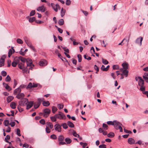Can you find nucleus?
<instances>
[{
  "mask_svg": "<svg viewBox=\"0 0 148 148\" xmlns=\"http://www.w3.org/2000/svg\"><path fill=\"white\" fill-rule=\"evenodd\" d=\"M58 139L59 142V145H63L66 144L65 142L63 141L64 140V138L63 135H61L59 136L58 138Z\"/></svg>",
  "mask_w": 148,
  "mask_h": 148,
  "instance_id": "f03ea898",
  "label": "nucleus"
},
{
  "mask_svg": "<svg viewBox=\"0 0 148 148\" xmlns=\"http://www.w3.org/2000/svg\"><path fill=\"white\" fill-rule=\"evenodd\" d=\"M80 144L82 146V147L83 148H84L86 146H87V144L86 143H84L82 142L80 143Z\"/></svg>",
  "mask_w": 148,
  "mask_h": 148,
  "instance_id": "ea45409f",
  "label": "nucleus"
},
{
  "mask_svg": "<svg viewBox=\"0 0 148 148\" xmlns=\"http://www.w3.org/2000/svg\"><path fill=\"white\" fill-rule=\"evenodd\" d=\"M52 111L53 113H54L57 111V109L55 106H53L52 108Z\"/></svg>",
  "mask_w": 148,
  "mask_h": 148,
  "instance_id": "a19ab883",
  "label": "nucleus"
},
{
  "mask_svg": "<svg viewBox=\"0 0 148 148\" xmlns=\"http://www.w3.org/2000/svg\"><path fill=\"white\" fill-rule=\"evenodd\" d=\"M3 124L5 126L7 127L8 126V125H9V121L7 120H4L3 122Z\"/></svg>",
  "mask_w": 148,
  "mask_h": 148,
  "instance_id": "473e14b6",
  "label": "nucleus"
},
{
  "mask_svg": "<svg viewBox=\"0 0 148 148\" xmlns=\"http://www.w3.org/2000/svg\"><path fill=\"white\" fill-rule=\"evenodd\" d=\"M20 60V58L19 57H15L14 59V61L17 64H18L19 63V61Z\"/></svg>",
  "mask_w": 148,
  "mask_h": 148,
  "instance_id": "b1692460",
  "label": "nucleus"
},
{
  "mask_svg": "<svg viewBox=\"0 0 148 148\" xmlns=\"http://www.w3.org/2000/svg\"><path fill=\"white\" fill-rule=\"evenodd\" d=\"M17 64H18L13 61L12 63V66L15 67L16 66Z\"/></svg>",
  "mask_w": 148,
  "mask_h": 148,
  "instance_id": "338daca9",
  "label": "nucleus"
},
{
  "mask_svg": "<svg viewBox=\"0 0 148 148\" xmlns=\"http://www.w3.org/2000/svg\"><path fill=\"white\" fill-rule=\"evenodd\" d=\"M0 67L3 66L4 65V60L3 58H1L0 59Z\"/></svg>",
  "mask_w": 148,
  "mask_h": 148,
  "instance_id": "4be33fe9",
  "label": "nucleus"
},
{
  "mask_svg": "<svg viewBox=\"0 0 148 148\" xmlns=\"http://www.w3.org/2000/svg\"><path fill=\"white\" fill-rule=\"evenodd\" d=\"M114 121H107V124H108L109 125H114Z\"/></svg>",
  "mask_w": 148,
  "mask_h": 148,
  "instance_id": "bf43d9fd",
  "label": "nucleus"
},
{
  "mask_svg": "<svg viewBox=\"0 0 148 148\" xmlns=\"http://www.w3.org/2000/svg\"><path fill=\"white\" fill-rule=\"evenodd\" d=\"M1 74L3 77L7 75V73L5 71H2L1 73Z\"/></svg>",
  "mask_w": 148,
  "mask_h": 148,
  "instance_id": "6e6d98bb",
  "label": "nucleus"
},
{
  "mask_svg": "<svg viewBox=\"0 0 148 148\" xmlns=\"http://www.w3.org/2000/svg\"><path fill=\"white\" fill-rule=\"evenodd\" d=\"M64 20L62 19H60L58 21V23L60 25H62L64 24Z\"/></svg>",
  "mask_w": 148,
  "mask_h": 148,
  "instance_id": "c756f323",
  "label": "nucleus"
},
{
  "mask_svg": "<svg viewBox=\"0 0 148 148\" xmlns=\"http://www.w3.org/2000/svg\"><path fill=\"white\" fill-rule=\"evenodd\" d=\"M47 61L44 59L41 60L39 63V65L41 66H43L47 65Z\"/></svg>",
  "mask_w": 148,
  "mask_h": 148,
  "instance_id": "6e6552de",
  "label": "nucleus"
},
{
  "mask_svg": "<svg viewBox=\"0 0 148 148\" xmlns=\"http://www.w3.org/2000/svg\"><path fill=\"white\" fill-rule=\"evenodd\" d=\"M84 58L85 59H87L88 60L91 59V58L90 57H88L87 55L86 54L84 55Z\"/></svg>",
  "mask_w": 148,
  "mask_h": 148,
  "instance_id": "a18cd8bd",
  "label": "nucleus"
},
{
  "mask_svg": "<svg viewBox=\"0 0 148 148\" xmlns=\"http://www.w3.org/2000/svg\"><path fill=\"white\" fill-rule=\"evenodd\" d=\"M77 58L78 59V62H80L82 61V56L80 54L77 55Z\"/></svg>",
  "mask_w": 148,
  "mask_h": 148,
  "instance_id": "4d7b16f0",
  "label": "nucleus"
},
{
  "mask_svg": "<svg viewBox=\"0 0 148 148\" xmlns=\"http://www.w3.org/2000/svg\"><path fill=\"white\" fill-rule=\"evenodd\" d=\"M11 80V78L9 75H8L5 78V81L7 82H9Z\"/></svg>",
  "mask_w": 148,
  "mask_h": 148,
  "instance_id": "c03bdc74",
  "label": "nucleus"
},
{
  "mask_svg": "<svg viewBox=\"0 0 148 148\" xmlns=\"http://www.w3.org/2000/svg\"><path fill=\"white\" fill-rule=\"evenodd\" d=\"M21 91V89L19 87V88L15 89L14 91V94L16 95L17 93H20Z\"/></svg>",
  "mask_w": 148,
  "mask_h": 148,
  "instance_id": "a211bd4d",
  "label": "nucleus"
},
{
  "mask_svg": "<svg viewBox=\"0 0 148 148\" xmlns=\"http://www.w3.org/2000/svg\"><path fill=\"white\" fill-rule=\"evenodd\" d=\"M61 47L63 49L66 53L67 52L68 53H69V51L68 49L66 48V47H62V46H61Z\"/></svg>",
  "mask_w": 148,
  "mask_h": 148,
  "instance_id": "5fc2aeb1",
  "label": "nucleus"
},
{
  "mask_svg": "<svg viewBox=\"0 0 148 148\" xmlns=\"http://www.w3.org/2000/svg\"><path fill=\"white\" fill-rule=\"evenodd\" d=\"M55 116L57 119H58L60 120L64 119H65L66 118V116L64 114L61 112H59L58 114H56Z\"/></svg>",
  "mask_w": 148,
  "mask_h": 148,
  "instance_id": "7ed1b4c3",
  "label": "nucleus"
},
{
  "mask_svg": "<svg viewBox=\"0 0 148 148\" xmlns=\"http://www.w3.org/2000/svg\"><path fill=\"white\" fill-rule=\"evenodd\" d=\"M114 125H113L116 130H117V128L119 127V126L122 125L121 123L117 121H114Z\"/></svg>",
  "mask_w": 148,
  "mask_h": 148,
  "instance_id": "0eeeda50",
  "label": "nucleus"
},
{
  "mask_svg": "<svg viewBox=\"0 0 148 148\" xmlns=\"http://www.w3.org/2000/svg\"><path fill=\"white\" fill-rule=\"evenodd\" d=\"M46 125L48 127H49L51 129H52L53 128V126L52 124L50 122H47L46 123Z\"/></svg>",
  "mask_w": 148,
  "mask_h": 148,
  "instance_id": "412c9836",
  "label": "nucleus"
},
{
  "mask_svg": "<svg viewBox=\"0 0 148 148\" xmlns=\"http://www.w3.org/2000/svg\"><path fill=\"white\" fill-rule=\"evenodd\" d=\"M45 130H46V132L47 133H49L51 132L50 130V128L49 127H48L47 126H46Z\"/></svg>",
  "mask_w": 148,
  "mask_h": 148,
  "instance_id": "864d4df0",
  "label": "nucleus"
},
{
  "mask_svg": "<svg viewBox=\"0 0 148 148\" xmlns=\"http://www.w3.org/2000/svg\"><path fill=\"white\" fill-rule=\"evenodd\" d=\"M120 71H122L123 75H124L126 77H127L129 71L127 69H121L120 70Z\"/></svg>",
  "mask_w": 148,
  "mask_h": 148,
  "instance_id": "9d476101",
  "label": "nucleus"
},
{
  "mask_svg": "<svg viewBox=\"0 0 148 148\" xmlns=\"http://www.w3.org/2000/svg\"><path fill=\"white\" fill-rule=\"evenodd\" d=\"M143 40V38L140 37L138 38L136 40V43L138 44L140 46H141L142 45V42Z\"/></svg>",
  "mask_w": 148,
  "mask_h": 148,
  "instance_id": "1a4fd4ad",
  "label": "nucleus"
},
{
  "mask_svg": "<svg viewBox=\"0 0 148 148\" xmlns=\"http://www.w3.org/2000/svg\"><path fill=\"white\" fill-rule=\"evenodd\" d=\"M50 118L52 121L55 122L56 121V118H57L55 115L54 116H51Z\"/></svg>",
  "mask_w": 148,
  "mask_h": 148,
  "instance_id": "79ce46f5",
  "label": "nucleus"
},
{
  "mask_svg": "<svg viewBox=\"0 0 148 148\" xmlns=\"http://www.w3.org/2000/svg\"><path fill=\"white\" fill-rule=\"evenodd\" d=\"M37 10L38 11L44 12L45 10V8L44 5H42L38 8H37Z\"/></svg>",
  "mask_w": 148,
  "mask_h": 148,
  "instance_id": "9b49d317",
  "label": "nucleus"
},
{
  "mask_svg": "<svg viewBox=\"0 0 148 148\" xmlns=\"http://www.w3.org/2000/svg\"><path fill=\"white\" fill-rule=\"evenodd\" d=\"M14 97L12 96H9L7 98V101L8 103H9L13 99Z\"/></svg>",
  "mask_w": 148,
  "mask_h": 148,
  "instance_id": "5701e85b",
  "label": "nucleus"
},
{
  "mask_svg": "<svg viewBox=\"0 0 148 148\" xmlns=\"http://www.w3.org/2000/svg\"><path fill=\"white\" fill-rule=\"evenodd\" d=\"M34 102L32 101H28V103L26 105V109L28 110L31 108L33 106Z\"/></svg>",
  "mask_w": 148,
  "mask_h": 148,
  "instance_id": "f8f14e48",
  "label": "nucleus"
},
{
  "mask_svg": "<svg viewBox=\"0 0 148 148\" xmlns=\"http://www.w3.org/2000/svg\"><path fill=\"white\" fill-rule=\"evenodd\" d=\"M102 63L104 64H107L108 63V61L102 58Z\"/></svg>",
  "mask_w": 148,
  "mask_h": 148,
  "instance_id": "58836bf2",
  "label": "nucleus"
},
{
  "mask_svg": "<svg viewBox=\"0 0 148 148\" xmlns=\"http://www.w3.org/2000/svg\"><path fill=\"white\" fill-rule=\"evenodd\" d=\"M29 62H28V61H26V62L27 63V66H34V65L32 63V60L29 59Z\"/></svg>",
  "mask_w": 148,
  "mask_h": 148,
  "instance_id": "aec40b11",
  "label": "nucleus"
},
{
  "mask_svg": "<svg viewBox=\"0 0 148 148\" xmlns=\"http://www.w3.org/2000/svg\"><path fill=\"white\" fill-rule=\"evenodd\" d=\"M20 130L18 128H17L16 129V134L19 136H20L21 134H20Z\"/></svg>",
  "mask_w": 148,
  "mask_h": 148,
  "instance_id": "052dcab7",
  "label": "nucleus"
},
{
  "mask_svg": "<svg viewBox=\"0 0 148 148\" xmlns=\"http://www.w3.org/2000/svg\"><path fill=\"white\" fill-rule=\"evenodd\" d=\"M65 141L66 144H70L72 142V140L69 137H67L65 139Z\"/></svg>",
  "mask_w": 148,
  "mask_h": 148,
  "instance_id": "2eb2a0df",
  "label": "nucleus"
},
{
  "mask_svg": "<svg viewBox=\"0 0 148 148\" xmlns=\"http://www.w3.org/2000/svg\"><path fill=\"white\" fill-rule=\"evenodd\" d=\"M19 58H20V60L23 62L24 63L27 60H26V59L23 58L21 56H20Z\"/></svg>",
  "mask_w": 148,
  "mask_h": 148,
  "instance_id": "e433bc0d",
  "label": "nucleus"
},
{
  "mask_svg": "<svg viewBox=\"0 0 148 148\" xmlns=\"http://www.w3.org/2000/svg\"><path fill=\"white\" fill-rule=\"evenodd\" d=\"M24 39L25 43L27 45L28 47L34 51H35V49L31 44V42L28 40V38L26 37H25L24 38Z\"/></svg>",
  "mask_w": 148,
  "mask_h": 148,
  "instance_id": "f257e3e1",
  "label": "nucleus"
},
{
  "mask_svg": "<svg viewBox=\"0 0 148 148\" xmlns=\"http://www.w3.org/2000/svg\"><path fill=\"white\" fill-rule=\"evenodd\" d=\"M123 69H128V65L127 63L126 62H124L122 64Z\"/></svg>",
  "mask_w": 148,
  "mask_h": 148,
  "instance_id": "f3484780",
  "label": "nucleus"
},
{
  "mask_svg": "<svg viewBox=\"0 0 148 148\" xmlns=\"http://www.w3.org/2000/svg\"><path fill=\"white\" fill-rule=\"evenodd\" d=\"M28 101V99H23L19 102V104L21 106H24L27 104Z\"/></svg>",
  "mask_w": 148,
  "mask_h": 148,
  "instance_id": "20e7f679",
  "label": "nucleus"
},
{
  "mask_svg": "<svg viewBox=\"0 0 148 148\" xmlns=\"http://www.w3.org/2000/svg\"><path fill=\"white\" fill-rule=\"evenodd\" d=\"M35 10H32L30 13V16H33L35 14Z\"/></svg>",
  "mask_w": 148,
  "mask_h": 148,
  "instance_id": "e2e57ef3",
  "label": "nucleus"
},
{
  "mask_svg": "<svg viewBox=\"0 0 148 148\" xmlns=\"http://www.w3.org/2000/svg\"><path fill=\"white\" fill-rule=\"evenodd\" d=\"M43 111L44 113V117H47L51 112V110L48 108L44 109Z\"/></svg>",
  "mask_w": 148,
  "mask_h": 148,
  "instance_id": "39448f33",
  "label": "nucleus"
},
{
  "mask_svg": "<svg viewBox=\"0 0 148 148\" xmlns=\"http://www.w3.org/2000/svg\"><path fill=\"white\" fill-rule=\"evenodd\" d=\"M106 145L105 144H102L101 145H100L99 146V148H106Z\"/></svg>",
  "mask_w": 148,
  "mask_h": 148,
  "instance_id": "0e129e2a",
  "label": "nucleus"
},
{
  "mask_svg": "<svg viewBox=\"0 0 148 148\" xmlns=\"http://www.w3.org/2000/svg\"><path fill=\"white\" fill-rule=\"evenodd\" d=\"M143 78L145 79L146 82L148 83V77L144 75H143Z\"/></svg>",
  "mask_w": 148,
  "mask_h": 148,
  "instance_id": "774afa93",
  "label": "nucleus"
},
{
  "mask_svg": "<svg viewBox=\"0 0 148 148\" xmlns=\"http://www.w3.org/2000/svg\"><path fill=\"white\" fill-rule=\"evenodd\" d=\"M139 80L138 81V84L139 86H144V81L143 80L142 77L139 76Z\"/></svg>",
  "mask_w": 148,
  "mask_h": 148,
  "instance_id": "ddd939ff",
  "label": "nucleus"
},
{
  "mask_svg": "<svg viewBox=\"0 0 148 148\" xmlns=\"http://www.w3.org/2000/svg\"><path fill=\"white\" fill-rule=\"evenodd\" d=\"M73 136L75 137H79V135L77 134V133L75 131H73Z\"/></svg>",
  "mask_w": 148,
  "mask_h": 148,
  "instance_id": "37998d69",
  "label": "nucleus"
},
{
  "mask_svg": "<svg viewBox=\"0 0 148 148\" xmlns=\"http://www.w3.org/2000/svg\"><path fill=\"white\" fill-rule=\"evenodd\" d=\"M16 42L18 44H22L23 43V41L20 38H18L17 39Z\"/></svg>",
  "mask_w": 148,
  "mask_h": 148,
  "instance_id": "8fccbe9b",
  "label": "nucleus"
},
{
  "mask_svg": "<svg viewBox=\"0 0 148 148\" xmlns=\"http://www.w3.org/2000/svg\"><path fill=\"white\" fill-rule=\"evenodd\" d=\"M12 50L13 51V52H14V49H12V50L11 49H10L9 50L8 52V56L9 57H10L11 55L12 54Z\"/></svg>",
  "mask_w": 148,
  "mask_h": 148,
  "instance_id": "7c9ffc66",
  "label": "nucleus"
},
{
  "mask_svg": "<svg viewBox=\"0 0 148 148\" xmlns=\"http://www.w3.org/2000/svg\"><path fill=\"white\" fill-rule=\"evenodd\" d=\"M22 71L23 73H27L28 69L27 67H24L22 69Z\"/></svg>",
  "mask_w": 148,
  "mask_h": 148,
  "instance_id": "4c0bfd02",
  "label": "nucleus"
},
{
  "mask_svg": "<svg viewBox=\"0 0 148 148\" xmlns=\"http://www.w3.org/2000/svg\"><path fill=\"white\" fill-rule=\"evenodd\" d=\"M42 104L44 106H47L50 105V103L48 101H43L42 102Z\"/></svg>",
  "mask_w": 148,
  "mask_h": 148,
  "instance_id": "c85d7f7f",
  "label": "nucleus"
},
{
  "mask_svg": "<svg viewBox=\"0 0 148 148\" xmlns=\"http://www.w3.org/2000/svg\"><path fill=\"white\" fill-rule=\"evenodd\" d=\"M114 136V133L112 132H111L109 133L107 135V136L108 137L111 138L113 137Z\"/></svg>",
  "mask_w": 148,
  "mask_h": 148,
  "instance_id": "2f4dec72",
  "label": "nucleus"
},
{
  "mask_svg": "<svg viewBox=\"0 0 148 148\" xmlns=\"http://www.w3.org/2000/svg\"><path fill=\"white\" fill-rule=\"evenodd\" d=\"M10 106L12 109H14L16 108V104L14 102H12L10 103Z\"/></svg>",
  "mask_w": 148,
  "mask_h": 148,
  "instance_id": "393cba45",
  "label": "nucleus"
},
{
  "mask_svg": "<svg viewBox=\"0 0 148 148\" xmlns=\"http://www.w3.org/2000/svg\"><path fill=\"white\" fill-rule=\"evenodd\" d=\"M67 124L68 125L71 127H74V125L71 122L69 121L67 122Z\"/></svg>",
  "mask_w": 148,
  "mask_h": 148,
  "instance_id": "cd10ccee",
  "label": "nucleus"
},
{
  "mask_svg": "<svg viewBox=\"0 0 148 148\" xmlns=\"http://www.w3.org/2000/svg\"><path fill=\"white\" fill-rule=\"evenodd\" d=\"M39 122L42 125H44L45 123V121L44 119H41L40 121Z\"/></svg>",
  "mask_w": 148,
  "mask_h": 148,
  "instance_id": "69168bd1",
  "label": "nucleus"
},
{
  "mask_svg": "<svg viewBox=\"0 0 148 148\" xmlns=\"http://www.w3.org/2000/svg\"><path fill=\"white\" fill-rule=\"evenodd\" d=\"M35 20V18L34 17L30 18L29 19V21L30 22L32 23Z\"/></svg>",
  "mask_w": 148,
  "mask_h": 148,
  "instance_id": "49530a36",
  "label": "nucleus"
},
{
  "mask_svg": "<svg viewBox=\"0 0 148 148\" xmlns=\"http://www.w3.org/2000/svg\"><path fill=\"white\" fill-rule=\"evenodd\" d=\"M34 109H37L38 108L40 105V104H39L38 103H34Z\"/></svg>",
  "mask_w": 148,
  "mask_h": 148,
  "instance_id": "c9c22d12",
  "label": "nucleus"
},
{
  "mask_svg": "<svg viewBox=\"0 0 148 148\" xmlns=\"http://www.w3.org/2000/svg\"><path fill=\"white\" fill-rule=\"evenodd\" d=\"M57 4H55L54 3H51V6L52 7V8L56 12H57L58 11V10L57 9Z\"/></svg>",
  "mask_w": 148,
  "mask_h": 148,
  "instance_id": "6ab92c4d",
  "label": "nucleus"
},
{
  "mask_svg": "<svg viewBox=\"0 0 148 148\" xmlns=\"http://www.w3.org/2000/svg\"><path fill=\"white\" fill-rule=\"evenodd\" d=\"M54 127L55 130L59 132H61V126L59 124H58L55 125Z\"/></svg>",
  "mask_w": 148,
  "mask_h": 148,
  "instance_id": "423d86ee",
  "label": "nucleus"
},
{
  "mask_svg": "<svg viewBox=\"0 0 148 148\" xmlns=\"http://www.w3.org/2000/svg\"><path fill=\"white\" fill-rule=\"evenodd\" d=\"M65 10H63V8H62L61 9V15L62 17L65 14Z\"/></svg>",
  "mask_w": 148,
  "mask_h": 148,
  "instance_id": "72a5a7b5",
  "label": "nucleus"
},
{
  "mask_svg": "<svg viewBox=\"0 0 148 148\" xmlns=\"http://www.w3.org/2000/svg\"><path fill=\"white\" fill-rule=\"evenodd\" d=\"M103 127L105 130H107L108 129V125L106 124L103 123Z\"/></svg>",
  "mask_w": 148,
  "mask_h": 148,
  "instance_id": "603ef678",
  "label": "nucleus"
},
{
  "mask_svg": "<svg viewBox=\"0 0 148 148\" xmlns=\"http://www.w3.org/2000/svg\"><path fill=\"white\" fill-rule=\"evenodd\" d=\"M50 137L52 139H57V136L56 135L54 134L51 135L50 136Z\"/></svg>",
  "mask_w": 148,
  "mask_h": 148,
  "instance_id": "680f3d73",
  "label": "nucleus"
},
{
  "mask_svg": "<svg viewBox=\"0 0 148 148\" xmlns=\"http://www.w3.org/2000/svg\"><path fill=\"white\" fill-rule=\"evenodd\" d=\"M119 66L117 65H113V69H119Z\"/></svg>",
  "mask_w": 148,
  "mask_h": 148,
  "instance_id": "13d9d810",
  "label": "nucleus"
},
{
  "mask_svg": "<svg viewBox=\"0 0 148 148\" xmlns=\"http://www.w3.org/2000/svg\"><path fill=\"white\" fill-rule=\"evenodd\" d=\"M135 142V140L132 138H129L128 139V143L130 145L134 144Z\"/></svg>",
  "mask_w": 148,
  "mask_h": 148,
  "instance_id": "dca6fc26",
  "label": "nucleus"
},
{
  "mask_svg": "<svg viewBox=\"0 0 148 148\" xmlns=\"http://www.w3.org/2000/svg\"><path fill=\"white\" fill-rule=\"evenodd\" d=\"M24 96V94L23 93H20L16 96V97L18 99H21L23 98Z\"/></svg>",
  "mask_w": 148,
  "mask_h": 148,
  "instance_id": "4468645a",
  "label": "nucleus"
},
{
  "mask_svg": "<svg viewBox=\"0 0 148 148\" xmlns=\"http://www.w3.org/2000/svg\"><path fill=\"white\" fill-rule=\"evenodd\" d=\"M44 100V98H39L38 99V102L37 103L39 104H40L41 101H42Z\"/></svg>",
  "mask_w": 148,
  "mask_h": 148,
  "instance_id": "3c124183",
  "label": "nucleus"
},
{
  "mask_svg": "<svg viewBox=\"0 0 148 148\" xmlns=\"http://www.w3.org/2000/svg\"><path fill=\"white\" fill-rule=\"evenodd\" d=\"M32 88H33V84L31 82H30L29 83L28 86L26 87V89H30Z\"/></svg>",
  "mask_w": 148,
  "mask_h": 148,
  "instance_id": "bb28decb",
  "label": "nucleus"
},
{
  "mask_svg": "<svg viewBox=\"0 0 148 148\" xmlns=\"http://www.w3.org/2000/svg\"><path fill=\"white\" fill-rule=\"evenodd\" d=\"M24 64L23 63H19L18 64V67L21 69H23L24 67Z\"/></svg>",
  "mask_w": 148,
  "mask_h": 148,
  "instance_id": "a878e982",
  "label": "nucleus"
},
{
  "mask_svg": "<svg viewBox=\"0 0 148 148\" xmlns=\"http://www.w3.org/2000/svg\"><path fill=\"white\" fill-rule=\"evenodd\" d=\"M58 108L60 109H62L64 107V105L63 104H58Z\"/></svg>",
  "mask_w": 148,
  "mask_h": 148,
  "instance_id": "de8ad7c7",
  "label": "nucleus"
},
{
  "mask_svg": "<svg viewBox=\"0 0 148 148\" xmlns=\"http://www.w3.org/2000/svg\"><path fill=\"white\" fill-rule=\"evenodd\" d=\"M10 138V136L9 135H7L6 136V137L5 138V141L7 143H9V141L8 140H9Z\"/></svg>",
  "mask_w": 148,
  "mask_h": 148,
  "instance_id": "09e8293b",
  "label": "nucleus"
},
{
  "mask_svg": "<svg viewBox=\"0 0 148 148\" xmlns=\"http://www.w3.org/2000/svg\"><path fill=\"white\" fill-rule=\"evenodd\" d=\"M67 125H68L66 123H62L61 124V126H62L63 127L64 129H67L68 127Z\"/></svg>",
  "mask_w": 148,
  "mask_h": 148,
  "instance_id": "f704fd0d",
  "label": "nucleus"
}]
</instances>
